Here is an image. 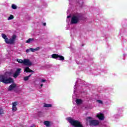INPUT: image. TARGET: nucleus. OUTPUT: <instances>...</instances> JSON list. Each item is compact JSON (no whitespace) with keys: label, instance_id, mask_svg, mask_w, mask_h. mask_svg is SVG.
<instances>
[{"label":"nucleus","instance_id":"nucleus-20","mask_svg":"<svg viewBox=\"0 0 127 127\" xmlns=\"http://www.w3.org/2000/svg\"><path fill=\"white\" fill-rule=\"evenodd\" d=\"M17 105V102H14L12 103V107H16Z\"/></svg>","mask_w":127,"mask_h":127},{"label":"nucleus","instance_id":"nucleus-11","mask_svg":"<svg viewBox=\"0 0 127 127\" xmlns=\"http://www.w3.org/2000/svg\"><path fill=\"white\" fill-rule=\"evenodd\" d=\"M96 117L99 119L101 121H103L105 119V116L104 114L100 113V114H98Z\"/></svg>","mask_w":127,"mask_h":127},{"label":"nucleus","instance_id":"nucleus-23","mask_svg":"<svg viewBox=\"0 0 127 127\" xmlns=\"http://www.w3.org/2000/svg\"><path fill=\"white\" fill-rule=\"evenodd\" d=\"M0 115H3V110L2 109H0Z\"/></svg>","mask_w":127,"mask_h":127},{"label":"nucleus","instance_id":"nucleus-26","mask_svg":"<svg viewBox=\"0 0 127 127\" xmlns=\"http://www.w3.org/2000/svg\"><path fill=\"white\" fill-rule=\"evenodd\" d=\"M30 50L31 52H35V49L30 48Z\"/></svg>","mask_w":127,"mask_h":127},{"label":"nucleus","instance_id":"nucleus-32","mask_svg":"<svg viewBox=\"0 0 127 127\" xmlns=\"http://www.w3.org/2000/svg\"><path fill=\"white\" fill-rule=\"evenodd\" d=\"M71 17V15H68L67 16V18H70Z\"/></svg>","mask_w":127,"mask_h":127},{"label":"nucleus","instance_id":"nucleus-19","mask_svg":"<svg viewBox=\"0 0 127 127\" xmlns=\"http://www.w3.org/2000/svg\"><path fill=\"white\" fill-rule=\"evenodd\" d=\"M12 8H13V9H16V8H17V7L15 5V4H12L11 6Z\"/></svg>","mask_w":127,"mask_h":127},{"label":"nucleus","instance_id":"nucleus-14","mask_svg":"<svg viewBox=\"0 0 127 127\" xmlns=\"http://www.w3.org/2000/svg\"><path fill=\"white\" fill-rule=\"evenodd\" d=\"M44 124L45 126H46L47 127H49L50 126V122L49 121H44Z\"/></svg>","mask_w":127,"mask_h":127},{"label":"nucleus","instance_id":"nucleus-34","mask_svg":"<svg viewBox=\"0 0 127 127\" xmlns=\"http://www.w3.org/2000/svg\"><path fill=\"white\" fill-rule=\"evenodd\" d=\"M34 127L33 126H31V127Z\"/></svg>","mask_w":127,"mask_h":127},{"label":"nucleus","instance_id":"nucleus-13","mask_svg":"<svg viewBox=\"0 0 127 127\" xmlns=\"http://www.w3.org/2000/svg\"><path fill=\"white\" fill-rule=\"evenodd\" d=\"M76 103L77 105H80L83 103V101H82V99H77L76 100Z\"/></svg>","mask_w":127,"mask_h":127},{"label":"nucleus","instance_id":"nucleus-15","mask_svg":"<svg viewBox=\"0 0 127 127\" xmlns=\"http://www.w3.org/2000/svg\"><path fill=\"white\" fill-rule=\"evenodd\" d=\"M34 40V38H29L26 41V43H30L31 41H33Z\"/></svg>","mask_w":127,"mask_h":127},{"label":"nucleus","instance_id":"nucleus-8","mask_svg":"<svg viewBox=\"0 0 127 127\" xmlns=\"http://www.w3.org/2000/svg\"><path fill=\"white\" fill-rule=\"evenodd\" d=\"M21 71V68H17L15 71V73L13 74L14 78H17V76L20 74V71Z\"/></svg>","mask_w":127,"mask_h":127},{"label":"nucleus","instance_id":"nucleus-31","mask_svg":"<svg viewBox=\"0 0 127 127\" xmlns=\"http://www.w3.org/2000/svg\"><path fill=\"white\" fill-rule=\"evenodd\" d=\"M43 25L44 26H46V23H43Z\"/></svg>","mask_w":127,"mask_h":127},{"label":"nucleus","instance_id":"nucleus-29","mask_svg":"<svg viewBox=\"0 0 127 127\" xmlns=\"http://www.w3.org/2000/svg\"><path fill=\"white\" fill-rule=\"evenodd\" d=\"M2 76V75H0V82H1V77Z\"/></svg>","mask_w":127,"mask_h":127},{"label":"nucleus","instance_id":"nucleus-16","mask_svg":"<svg viewBox=\"0 0 127 127\" xmlns=\"http://www.w3.org/2000/svg\"><path fill=\"white\" fill-rule=\"evenodd\" d=\"M44 108H51L52 107V105L49 104H47L44 105Z\"/></svg>","mask_w":127,"mask_h":127},{"label":"nucleus","instance_id":"nucleus-18","mask_svg":"<svg viewBox=\"0 0 127 127\" xmlns=\"http://www.w3.org/2000/svg\"><path fill=\"white\" fill-rule=\"evenodd\" d=\"M14 18V16L13 15H10V16L8 18V20H11V19H13Z\"/></svg>","mask_w":127,"mask_h":127},{"label":"nucleus","instance_id":"nucleus-6","mask_svg":"<svg viewBox=\"0 0 127 127\" xmlns=\"http://www.w3.org/2000/svg\"><path fill=\"white\" fill-rule=\"evenodd\" d=\"M23 64L26 66H29V67H30V66L32 65V63L29 59H24Z\"/></svg>","mask_w":127,"mask_h":127},{"label":"nucleus","instance_id":"nucleus-3","mask_svg":"<svg viewBox=\"0 0 127 127\" xmlns=\"http://www.w3.org/2000/svg\"><path fill=\"white\" fill-rule=\"evenodd\" d=\"M1 82L4 83V84H10V83H13V79H12L11 77H9L7 78V76L2 75Z\"/></svg>","mask_w":127,"mask_h":127},{"label":"nucleus","instance_id":"nucleus-25","mask_svg":"<svg viewBox=\"0 0 127 127\" xmlns=\"http://www.w3.org/2000/svg\"><path fill=\"white\" fill-rule=\"evenodd\" d=\"M35 51H38L40 50V47H37L35 49Z\"/></svg>","mask_w":127,"mask_h":127},{"label":"nucleus","instance_id":"nucleus-2","mask_svg":"<svg viewBox=\"0 0 127 127\" xmlns=\"http://www.w3.org/2000/svg\"><path fill=\"white\" fill-rule=\"evenodd\" d=\"M67 121L74 127H84L83 125L78 120H74L71 117L66 118Z\"/></svg>","mask_w":127,"mask_h":127},{"label":"nucleus","instance_id":"nucleus-21","mask_svg":"<svg viewBox=\"0 0 127 127\" xmlns=\"http://www.w3.org/2000/svg\"><path fill=\"white\" fill-rule=\"evenodd\" d=\"M16 110H17V108H16V107H13V106H12V110L13 112H15V111H16Z\"/></svg>","mask_w":127,"mask_h":127},{"label":"nucleus","instance_id":"nucleus-22","mask_svg":"<svg viewBox=\"0 0 127 127\" xmlns=\"http://www.w3.org/2000/svg\"><path fill=\"white\" fill-rule=\"evenodd\" d=\"M97 102L99 103V104H101L102 105H103V101L102 100H97Z\"/></svg>","mask_w":127,"mask_h":127},{"label":"nucleus","instance_id":"nucleus-5","mask_svg":"<svg viewBox=\"0 0 127 127\" xmlns=\"http://www.w3.org/2000/svg\"><path fill=\"white\" fill-rule=\"evenodd\" d=\"M79 16L73 15L71 18V24H76L79 22Z\"/></svg>","mask_w":127,"mask_h":127},{"label":"nucleus","instance_id":"nucleus-4","mask_svg":"<svg viewBox=\"0 0 127 127\" xmlns=\"http://www.w3.org/2000/svg\"><path fill=\"white\" fill-rule=\"evenodd\" d=\"M52 58L53 59H56L57 60H60V61H63L65 59L64 57L57 54H53L52 55Z\"/></svg>","mask_w":127,"mask_h":127},{"label":"nucleus","instance_id":"nucleus-24","mask_svg":"<svg viewBox=\"0 0 127 127\" xmlns=\"http://www.w3.org/2000/svg\"><path fill=\"white\" fill-rule=\"evenodd\" d=\"M28 79H29V77H28V76H25V77H24V81H27Z\"/></svg>","mask_w":127,"mask_h":127},{"label":"nucleus","instance_id":"nucleus-10","mask_svg":"<svg viewBox=\"0 0 127 127\" xmlns=\"http://www.w3.org/2000/svg\"><path fill=\"white\" fill-rule=\"evenodd\" d=\"M15 87H16V84H15V83H13L12 84H11L8 88V91H12V90H13V89H14V88H15Z\"/></svg>","mask_w":127,"mask_h":127},{"label":"nucleus","instance_id":"nucleus-1","mask_svg":"<svg viewBox=\"0 0 127 127\" xmlns=\"http://www.w3.org/2000/svg\"><path fill=\"white\" fill-rule=\"evenodd\" d=\"M1 36L3 39L5 40V43L6 44H14L15 43V39H16V35H13L11 38L8 39L6 35L4 34H1Z\"/></svg>","mask_w":127,"mask_h":127},{"label":"nucleus","instance_id":"nucleus-27","mask_svg":"<svg viewBox=\"0 0 127 127\" xmlns=\"http://www.w3.org/2000/svg\"><path fill=\"white\" fill-rule=\"evenodd\" d=\"M30 51H31L30 48L29 49H27V50H26V53H28L29 52H30Z\"/></svg>","mask_w":127,"mask_h":127},{"label":"nucleus","instance_id":"nucleus-7","mask_svg":"<svg viewBox=\"0 0 127 127\" xmlns=\"http://www.w3.org/2000/svg\"><path fill=\"white\" fill-rule=\"evenodd\" d=\"M100 125V122L98 120H92L90 122V126H93V127H97V126H99Z\"/></svg>","mask_w":127,"mask_h":127},{"label":"nucleus","instance_id":"nucleus-17","mask_svg":"<svg viewBox=\"0 0 127 127\" xmlns=\"http://www.w3.org/2000/svg\"><path fill=\"white\" fill-rule=\"evenodd\" d=\"M17 62L20 64H23V61L21 59H17Z\"/></svg>","mask_w":127,"mask_h":127},{"label":"nucleus","instance_id":"nucleus-30","mask_svg":"<svg viewBox=\"0 0 127 127\" xmlns=\"http://www.w3.org/2000/svg\"><path fill=\"white\" fill-rule=\"evenodd\" d=\"M32 75V73L30 74V75H29L28 76V78H30V77H31V76Z\"/></svg>","mask_w":127,"mask_h":127},{"label":"nucleus","instance_id":"nucleus-9","mask_svg":"<svg viewBox=\"0 0 127 127\" xmlns=\"http://www.w3.org/2000/svg\"><path fill=\"white\" fill-rule=\"evenodd\" d=\"M24 72H26V73H34V71L32 70V69H30L29 67H26L24 68Z\"/></svg>","mask_w":127,"mask_h":127},{"label":"nucleus","instance_id":"nucleus-33","mask_svg":"<svg viewBox=\"0 0 127 127\" xmlns=\"http://www.w3.org/2000/svg\"><path fill=\"white\" fill-rule=\"evenodd\" d=\"M40 86L41 87H42L43 86V84H41Z\"/></svg>","mask_w":127,"mask_h":127},{"label":"nucleus","instance_id":"nucleus-12","mask_svg":"<svg viewBox=\"0 0 127 127\" xmlns=\"http://www.w3.org/2000/svg\"><path fill=\"white\" fill-rule=\"evenodd\" d=\"M92 119L93 118L91 117H88L87 118H86V121L87 122V123L88 124L89 123V125H91V121H93Z\"/></svg>","mask_w":127,"mask_h":127},{"label":"nucleus","instance_id":"nucleus-28","mask_svg":"<svg viewBox=\"0 0 127 127\" xmlns=\"http://www.w3.org/2000/svg\"><path fill=\"white\" fill-rule=\"evenodd\" d=\"M44 82H46V80H45V79H42L41 80V83H44Z\"/></svg>","mask_w":127,"mask_h":127}]
</instances>
